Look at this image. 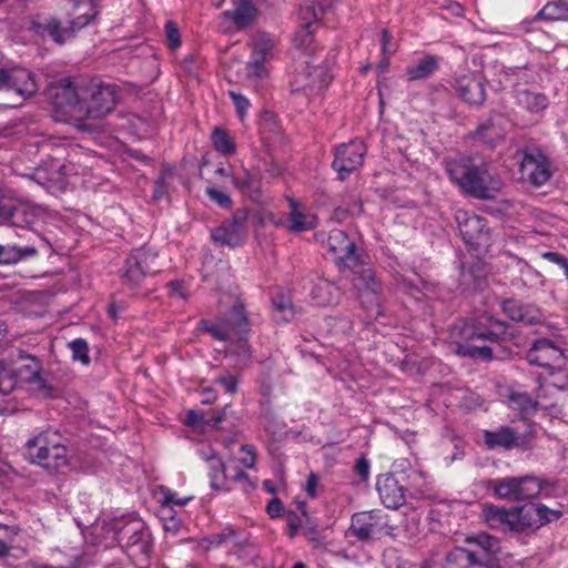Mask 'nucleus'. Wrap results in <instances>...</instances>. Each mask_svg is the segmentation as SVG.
<instances>
[{
    "mask_svg": "<svg viewBox=\"0 0 568 568\" xmlns=\"http://www.w3.org/2000/svg\"><path fill=\"white\" fill-rule=\"evenodd\" d=\"M51 99L55 121L93 132L99 128V121L114 110L118 94L111 84L78 87L63 80L52 88Z\"/></svg>",
    "mask_w": 568,
    "mask_h": 568,
    "instance_id": "f257e3e1",
    "label": "nucleus"
},
{
    "mask_svg": "<svg viewBox=\"0 0 568 568\" xmlns=\"http://www.w3.org/2000/svg\"><path fill=\"white\" fill-rule=\"evenodd\" d=\"M200 327L215 339L229 343L226 354L237 356L241 364L250 359V348L244 338L248 332V323L244 306L240 302H235L230 313L216 322L202 320Z\"/></svg>",
    "mask_w": 568,
    "mask_h": 568,
    "instance_id": "f03ea898",
    "label": "nucleus"
},
{
    "mask_svg": "<svg viewBox=\"0 0 568 568\" xmlns=\"http://www.w3.org/2000/svg\"><path fill=\"white\" fill-rule=\"evenodd\" d=\"M446 172L455 184L477 199H493L501 189L498 178L490 175L485 166L475 165L467 158L448 161Z\"/></svg>",
    "mask_w": 568,
    "mask_h": 568,
    "instance_id": "7ed1b4c3",
    "label": "nucleus"
},
{
    "mask_svg": "<svg viewBox=\"0 0 568 568\" xmlns=\"http://www.w3.org/2000/svg\"><path fill=\"white\" fill-rule=\"evenodd\" d=\"M506 332L504 322L491 316H480L475 324H465L460 328L462 341L457 342V354L473 359L490 361L493 348L486 342H493Z\"/></svg>",
    "mask_w": 568,
    "mask_h": 568,
    "instance_id": "20e7f679",
    "label": "nucleus"
},
{
    "mask_svg": "<svg viewBox=\"0 0 568 568\" xmlns=\"http://www.w3.org/2000/svg\"><path fill=\"white\" fill-rule=\"evenodd\" d=\"M327 245L339 267L353 270V286L358 292H376V280L373 270L361 262L356 246L342 230H332Z\"/></svg>",
    "mask_w": 568,
    "mask_h": 568,
    "instance_id": "39448f33",
    "label": "nucleus"
},
{
    "mask_svg": "<svg viewBox=\"0 0 568 568\" xmlns=\"http://www.w3.org/2000/svg\"><path fill=\"white\" fill-rule=\"evenodd\" d=\"M23 455L29 463L54 473L64 469L69 464L67 447L61 443L60 436L50 430L31 436L24 444Z\"/></svg>",
    "mask_w": 568,
    "mask_h": 568,
    "instance_id": "423d86ee",
    "label": "nucleus"
},
{
    "mask_svg": "<svg viewBox=\"0 0 568 568\" xmlns=\"http://www.w3.org/2000/svg\"><path fill=\"white\" fill-rule=\"evenodd\" d=\"M465 544V547H456L447 555L444 568L486 567L499 550L498 539L487 534L467 537Z\"/></svg>",
    "mask_w": 568,
    "mask_h": 568,
    "instance_id": "0eeeda50",
    "label": "nucleus"
},
{
    "mask_svg": "<svg viewBox=\"0 0 568 568\" xmlns=\"http://www.w3.org/2000/svg\"><path fill=\"white\" fill-rule=\"evenodd\" d=\"M77 11L78 13L69 27H62L55 18H38L32 20V29L39 36L48 37L54 42L62 44L71 39L77 31L88 26L98 13L93 0H80L77 3Z\"/></svg>",
    "mask_w": 568,
    "mask_h": 568,
    "instance_id": "6e6552de",
    "label": "nucleus"
},
{
    "mask_svg": "<svg viewBox=\"0 0 568 568\" xmlns=\"http://www.w3.org/2000/svg\"><path fill=\"white\" fill-rule=\"evenodd\" d=\"M538 400L531 399L527 393L513 392L508 397L509 407L514 410H518L523 417H527L537 410H544L554 418H560L562 416L561 408L555 404H548L545 400L562 392L564 387L546 378L542 381L538 378Z\"/></svg>",
    "mask_w": 568,
    "mask_h": 568,
    "instance_id": "1a4fd4ad",
    "label": "nucleus"
},
{
    "mask_svg": "<svg viewBox=\"0 0 568 568\" xmlns=\"http://www.w3.org/2000/svg\"><path fill=\"white\" fill-rule=\"evenodd\" d=\"M277 54V40L268 33H257L251 41V55L246 63L250 79H264L270 73L271 62Z\"/></svg>",
    "mask_w": 568,
    "mask_h": 568,
    "instance_id": "9d476101",
    "label": "nucleus"
},
{
    "mask_svg": "<svg viewBox=\"0 0 568 568\" xmlns=\"http://www.w3.org/2000/svg\"><path fill=\"white\" fill-rule=\"evenodd\" d=\"M333 79V74L328 64H310L301 65V70L296 71L291 81V90L295 93H303L307 97L317 95L325 90Z\"/></svg>",
    "mask_w": 568,
    "mask_h": 568,
    "instance_id": "9b49d317",
    "label": "nucleus"
},
{
    "mask_svg": "<svg viewBox=\"0 0 568 568\" xmlns=\"http://www.w3.org/2000/svg\"><path fill=\"white\" fill-rule=\"evenodd\" d=\"M150 493L152 499L158 505L155 515L162 523L163 529L168 532L176 534L182 526V521L174 507H184L191 500V497L178 498L176 493L171 491L164 486L152 487Z\"/></svg>",
    "mask_w": 568,
    "mask_h": 568,
    "instance_id": "f8f14e48",
    "label": "nucleus"
},
{
    "mask_svg": "<svg viewBox=\"0 0 568 568\" xmlns=\"http://www.w3.org/2000/svg\"><path fill=\"white\" fill-rule=\"evenodd\" d=\"M495 494L503 499L519 501L538 496L541 480L534 476L507 477L491 481Z\"/></svg>",
    "mask_w": 568,
    "mask_h": 568,
    "instance_id": "ddd939ff",
    "label": "nucleus"
},
{
    "mask_svg": "<svg viewBox=\"0 0 568 568\" xmlns=\"http://www.w3.org/2000/svg\"><path fill=\"white\" fill-rule=\"evenodd\" d=\"M520 173L525 181L535 186L545 185L554 173L552 163L539 149H530L524 153L520 162Z\"/></svg>",
    "mask_w": 568,
    "mask_h": 568,
    "instance_id": "4468645a",
    "label": "nucleus"
},
{
    "mask_svg": "<svg viewBox=\"0 0 568 568\" xmlns=\"http://www.w3.org/2000/svg\"><path fill=\"white\" fill-rule=\"evenodd\" d=\"M455 219L467 245L475 250L489 246L490 235L485 219L464 210H458Z\"/></svg>",
    "mask_w": 568,
    "mask_h": 568,
    "instance_id": "2eb2a0df",
    "label": "nucleus"
},
{
    "mask_svg": "<svg viewBox=\"0 0 568 568\" xmlns=\"http://www.w3.org/2000/svg\"><path fill=\"white\" fill-rule=\"evenodd\" d=\"M527 361L531 365H537L550 371L564 367L566 357L564 349L554 341L541 338L534 343L527 353Z\"/></svg>",
    "mask_w": 568,
    "mask_h": 568,
    "instance_id": "dca6fc26",
    "label": "nucleus"
},
{
    "mask_svg": "<svg viewBox=\"0 0 568 568\" xmlns=\"http://www.w3.org/2000/svg\"><path fill=\"white\" fill-rule=\"evenodd\" d=\"M39 89L36 75L24 68L0 69V90L31 97Z\"/></svg>",
    "mask_w": 568,
    "mask_h": 568,
    "instance_id": "f3484780",
    "label": "nucleus"
},
{
    "mask_svg": "<svg viewBox=\"0 0 568 568\" xmlns=\"http://www.w3.org/2000/svg\"><path fill=\"white\" fill-rule=\"evenodd\" d=\"M366 146L362 140L355 139L337 146L333 168L345 179L351 172L357 170L364 161Z\"/></svg>",
    "mask_w": 568,
    "mask_h": 568,
    "instance_id": "a211bd4d",
    "label": "nucleus"
},
{
    "mask_svg": "<svg viewBox=\"0 0 568 568\" xmlns=\"http://www.w3.org/2000/svg\"><path fill=\"white\" fill-rule=\"evenodd\" d=\"M11 377L16 382V387L28 386L32 390L44 387V381L41 376V364L32 356L21 357L11 367Z\"/></svg>",
    "mask_w": 568,
    "mask_h": 568,
    "instance_id": "6ab92c4d",
    "label": "nucleus"
},
{
    "mask_svg": "<svg viewBox=\"0 0 568 568\" xmlns=\"http://www.w3.org/2000/svg\"><path fill=\"white\" fill-rule=\"evenodd\" d=\"M245 215L236 213L232 220L223 222L211 231V237L215 243L230 247L239 246L246 236Z\"/></svg>",
    "mask_w": 568,
    "mask_h": 568,
    "instance_id": "aec40b11",
    "label": "nucleus"
},
{
    "mask_svg": "<svg viewBox=\"0 0 568 568\" xmlns=\"http://www.w3.org/2000/svg\"><path fill=\"white\" fill-rule=\"evenodd\" d=\"M455 90L470 105H480L486 100L484 77L478 72L458 75L455 81Z\"/></svg>",
    "mask_w": 568,
    "mask_h": 568,
    "instance_id": "412c9836",
    "label": "nucleus"
},
{
    "mask_svg": "<svg viewBox=\"0 0 568 568\" xmlns=\"http://www.w3.org/2000/svg\"><path fill=\"white\" fill-rule=\"evenodd\" d=\"M352 532L361 540L375 538L385 532L383 517L375 511H363L353 515Z\"/></svg>",
    "mask_w": 568,
    "mask_h": 568,
    "instance_id": "4be33fe9",
    "label": "nucleus"
},
{
    "mask_svg": "<svg viewBox=\"0 0 568 568\" xmlns=\"http://www.w3.org/2000/svg\"><path fill=\"white\" fill-rule=\"evenodd\" d=\"M484 442L490 448L510 449L521 447L528 443L526 434H520L510 427H500L497 430H485Z\"/></svg>",
    "mask_w": 568,
    "mask_h": 568,
    "instance_id": "5701e85b",
    "label": "nucleus"
},
{
    "mask_svg": "<svg viewBox=\"0 0 568 568\" xmlns=\"http://www.w3.org/2000/svg\"><path fill=\"white\" fill-rule=\"evenodd\" d=\"M318 10H321V8L318 7L317 9L314 4L308 6L307 8L301 6L300 13L303 23L297 29L293 38V43L296 49H300L305 52L311 50L314 33L313 26L317 20Z\"/></svg>",
    "mask_w": 568,
    "mask_h": 568,
    "instance_id": "b1692460",
    "label": "nucleus"
},
{
    "mask_svg": "<svg viewBox=\"0 0 568 568\" xmlns=\"http://www.w3.org/2000/svg\"><path fill=\"white\" fill-rule=\"evenodd\" d=\"M376 489L385 507L396 509L404 504V489L393 475H381L377 478Z\"/></svg>",
    "mask_w": 568,
    "mask_h": 568,
    "instance_id": "393cba45",
    "label": "nucleus"
},
{
    "mask_svg": "<svg viewBox=\"0 0 568 568\" xmlns=\"http://www.w3.org/2000/svg\"><path fill=\"white\" fill-rule=\"evenodd\" d=\"M480 517L493 529L514 531V508L483 504Z\"/></svg>",
    "mask_w": 568,
    "mask_h": 568,
    "instance_id": "a878e982",
    "label": "nucleus"
},
{
    "mask_svg": "<svg viewBox=\"0 0 568 568\" xmlns=\"http://www.w3.org/2000/svg\"><path fill=\"white\" fill-rule=\"evenodd\" d=\"M310 296L316 306H328L338 302L339 288L326 278L317 277L310 282Z\"/></svg>",
    "mask_w": 568,
    "mask_h": 568,
    "instance_id": "bb28decb",
    "label": "nucleus"
},
{
    "mask_svg": "<svg viewBox=\"0 0 568 568\" xmlns=\"http://www.w3.org/2000/svg\"><path fill=\"white\" fill-rule=\"evenodd\" d=\"M234 10H226L221 13L225 20H232L237 29H242L251 24L256 17V8L251 0H236Z\"/></svg>",
    "mask_w": 568,
    "mask_h": 568,
    "instance_id": "cd10ccee",
    "label": "nucleus"
},
{
    "mask_svg": "<svg viewBox=\"0 0 568 568\" xmlns=\"http://www.w3.org/2000/svg\"><path fill=\"white\" fill-rule=\"evenodd\" d=\"M505 314L515 322L534 324L540 320L539 311L531 305H523L517 301L509 300L503 303Z\"/></svg>",
    "mask_w": 568,
    "mask_h": 568,
    "instance_id": "c85d7f7f",
    "label": "nucleus"
},
{
    "mask_svg": "<svg viewBox=\"0 0 568 568\" xmlns=\"http://www.w3.org/2000/svg\"><path fill=\"white\" fill-rule=\"evenodd\" d=\"M291 211L288 215L290 229L296 232H303L314 229L317 225V216L302 207L295 201L290 202Z\"/></svg>",
    "mask_w": 568,
    "mask_h": 568,
    "instance_id": "c756f323",
    "label": "nucleus"
},
{
    "mask_svg": "<svg viewBox=\"0 0 568 568\" xmlns=\"http://www.w3.org/2000/svg\"><path fill=\"white\" fill-rule=\"evenodd\" d=\"M514 531H524L526 529L540 528L538 520L537 503H530L525 506L514 508Z\"/></svg>",
    "mask_w": 568,
    "mask_h": 568,
    "instance_id": "7c9ffc66",
    "label": "nucleus"
},
{
    "mask_svg": "<svg viewBox=\"0 0 568 568\" xmlns=\"http://www.w3.org/2000/svg\"><path fill=\"white\" fill-rule=\"evenodd\" d=\"M138 521L139 515L138 513H133L121 517L103 518L101 524L98 523L95 525L94 529L98 530L101 527L108 535H111V541L105 544L109 546L119 539V536L125 530L128 524Z\"/></svg>",
    "mask_w": 568,
    "mask_h": 568,
    "instance_id": "2f4dec72",
    "label": "nucleus"
},
{
    "mask_svg": "<svg viewBox=\"0 0 568 568\" xmlns=\"http://www.w3.org/2000/svg\"><path fill=\"white\" fill-rule=\"evenodd\" d=\"M515 98L517 105L535 114L542 112L548 105V100L544 94L528 89H518Z\"/></svg>",
    "mask_w": 568,
    "mask_h": 568,
    "instance_id": "473e14b6",
    "label": "nucleus"
},
{
    "mask_svg": "<svg viewBox=\"0 0 568 568\" xmlns=\"http://www.w3.org/2000/svg\"><path fill=\"white\" fill-rule=\"evenodd\" d=\"M439 58L435 55H425L414 64L407 67L406 77L408 81L426 79L438 69Z\"/></svg>",
    "mask_w": 568,
    "mask_h": 568,
    "instance_id": "72a5a7b5",
    "label": "nucleus"
},
{
    "mask_svg": "<svg viewBox=\"0 0 568 568\" xmlns=\"http://www.w3.org/2000/svg\"><path fill=\"white\" fill-rule=\"evenodd\" d=\"M232 183L242 193L250 195L258 194L260 191V178L256 172L242 169L240 172L232 174Z\"/></svg>",
    "mask_w": 568,
    "mask_h": 568,
    "instance_id": "f704fd0d",
    "label": "nucleus"
},
{
    "mask_svg": "<svg viewBox=\"0 0 568 568\" xmlns=\"http://www.w3.org/2000/svg\"><path fill=\"white\" fill-rule=\"evenodd\" d=\"M201 457L206 460L210 465V478H211V487L215 490H225V469L221 459L214 454H206L201 452Z\"/></svg>",
    "mask_w": 568,
    "mask_h": 568,
    "instance_id": "c9c22d12",
    "label": "nucleus"
},
{
    "mask_svg": "<svg viewBox=\"0 0 568 568\" xmlns=\"http://www.w3.org/2000/svg\"><path fill=\"white\" fill-rule=\"evenodd\" d=\"M41 215V207L30 204H21L12 212V223L20 227H30Z\"/></svg>",
    "mask_w": 568,
    "mask_h": 568,
    "instance_id": "e433bc0d",
    "label": "nucleus"
},
{
    "mask_svg": "<svg viewBox=\"0 0 568 568\" xmlns=\"http://www.w3.org/2000/svg\"><path fill=\"white\" fill-rule=\"evenodd\" d=\"M37 248L34 246L20 247L17 245H0V264L17 263L22 258L34 256Z\"/></svg>",
    "mask_w": 568,
    "mask_h": 568,
    "instance_id": "4c0bfd02",
    "label": "nucleus"
},
{
    "mask_svg": "<svg viewBox=\"0 0 568 568\" xmlns=\"http://www.w3.org/2000/svg\"><path fill=\"white\" fill-rule=\"evenodd\" d=\"M211 139L215 150L221 154L231 155L235 153L236 144L226 130L214 128Z\"/></svg>",
    "mask_w": 568,
    "mask_h": 568,
    "instance_id": "58836bf2",
    "label": "nucleus"
},
{
    "mask_svg": "<svg viewBox=\"0 0 568 568\" xmlns=\"http://www.w3.org/2000/svg\"><path fill=\"white\" fill-rule=\"evenodd\" d=\"M476 135L481 141L494 144L504 138L505 131L493 120H489L478 126Z\"/></svg>",
    "mask_w": 568,
    "mask_h": 568,
    "instance_id": "ea45409f",
    "label": "nucleus"
},
{
    "mask_svg": "<svg viewBox=\"0 0 568 568\" xmlns=\"http://www.w3.org/2000/svg\"><path fill=\"white\" fill-rule=\"evenodd\" d=\"M568 17V8L564 6L562 1L547 3L537 14V18L546 20H562Z\"/></svg>",
    "mask_w": 568,
    "mask_h": 568,
    "instance_id": "a19ab883",
    "label": "nucleus"
},
{
    "mask_svg": "<svg viewBox=\"0 0 568 568\" xmlns=\"http://www.w3.org/2000/svg\"><path fill=\"white\" fill-rule=\"evenodd\" d=\"M18 537V529L0 524V556L9 554L10 549L14 547Z\"/></svg>",
    "mask_w": 568,
    "mask_h": 568,
    "instance_id": "79ce46f5",
    "label": "nucleus"
},
{
    "mask_svg": "<svg viewBox=\"0 0 568 568\" xmlns=\"http://www.w3.org/2000/svg\"><path fill=\"white\" fill-rule=\"evenodd\" d=\"M69 347L72 351V358L88 365L90 363L89 345L85 339L77 338L69 343Z\"/></svg>",
    "mask_w": 568,
    "mask_h": 568,
    "instance_id": "37998d69",
    "label": "nucleus"
},
{
    "mask_svg": "<svg viewBox=\"0 0 568 568\" xmlns=\"http://www.w3.org/2000/svg\"><path fill=\"white\" fill-rule=\"evenodd\" d=\"M257 460V450L254 445L243 444L239 450V462L247 469H253Z\"/></svg>",
    "mask_w": 568,
    "mask_h": 568,
    "instance_id": "c03bdc74",
    "label": "nucleus"
},
{
    "mask_svg": "<svg viewBox=\"0 0 568 568\" xmlns=\"http://www.w3.org/2000/svg\"><path fill=\"white\" fill-rule=\"evenodd\" d=\"M164 34L168 47L171 51H176L181 47V32L173 21H166L164 26Z\"/></svg>",
    "mask_w": 568,
    "mask_h": 568,
    "instance_id": "a18cd8bd",
    "label": "nucleus"
},
{
    "mask_svg": "<svg viewBox=\"0 0 568 568\" xmlns=\"http://www.w3.org/2000/svg\"><path fill=\"white\" fill-rule=\"evenodd\" d=\"M272 303L276 311L283 313L282 318L284 321H288L291 317H293L294 312L291 298L288 296H285L284 294H278L272 297Z\"/></svg>",
    "mask_w": 568,
    "mask_h": 568,
    "instance_id": "49530a36",
    "label": "nucleus"
},
{
    "mask_svg": "<svg viewBox=\"0 0 568 568\" xmlns=\"http://www.w3.org/2000/svg\"><path fill=\"white\" fill-rule=\"evenodd\" d=\"M538 520H540V527L552 521H557L562 516L561 509H551L542 504L537 503Z\"/></svg>",
    "mask_w": 568,
    "mask_h": 568,
    "instance_id": "de8ad7c7",
    "label": "nucleus"
},
{
    "mask_svg": "<svg viewBox=\"0 0 568 568\" xmlns=\"http://www.w3.org/2000/svg\"><path fill=\"white\" fill-rule=\"evenodd\" d=\"M11 377V367L0 362V393L8 394L16 388V382Z\"/></svg>",
    "mask_w": 568,
    "mask_h": 568,
    "instance_id": "09e8293b",
    "label": "nucleus"
},
{
    "mask_svg": "<svg viewBox=\"0 0 568 568\" xmlns=\"http://www.w3.org/2000/svg\"><path fill=\"white\" fill-rule=\"evenodd\" d=\"M326 324L329 327L332 334H348L352 329V322L347 317H328Z\"/></svg>",
    "mask_w": 568,
    "mask_h": 568,
    "instance_id": "8fccbe9b",
    "label": "nucleus"
},
{
    "mask_svg": "<svg viewBox=\"0 0 568 568\" xmlns=\"http://www.w3.org/2000/svg\"><path fill=\"white\" fill-rule=\"evenodd\" d=\"M306 518L307 515L304 510L302 511V515L292 511L287 514V534L291 539L296 537L300 529L303 527L304 519Z\"/></svg>",
    "mask_w": 568,
    "mask_h": 568,
    "instance_id": "3c124183",
    "label": "nucleus"
},
{
    "mask_svg": "<svg viewBox=\"0 0 568 568\" xmlns=\"http://www.w3.org/2000/svg\"><path fill=\"white\" fill-rule=\"evenodd\" d=\"M33 568H79V558L77 556H68L62 561L54 559L50 564H36Z\"/></svg>",
    "mask_w": 568,
    "mask_h": 568,
    "instance_id": "603ef678",
    "label": "nucleus"
},
{
    "mask_svg": "<svg viewBox=\"0 0 568 568\" xmlns=\"http://www.w3.org/2000/svg\"><path fill=\"white\" fill-rule=\"evenodd\" d=\"M206 194L213 202H215L221 207L230 209L232 205L231 197L222 190L215 187H207Z\"/></svg>",
    "mask_w": 568,
    "mask_h": 568,
    "instance_id": "864d4df0",
    "label": "nucleus"
},
{
    "mask_svg": "<svg viewBox=\"0 0 568 568\" xmlns=\"http://www.w3.org/2000/svg\"><path fill=\"white\" fill-rule=\"evenodd\" d=\"M151 54L146 57L144 63H146L149 67L148 78L150 79V81H154L159 78L161 70L158 53L153 49H151Z\"/></svg>",
    "mask_w": 568,
    "mask_h": 568,
    "instance_id": "5fc2aeb1",
    "label": "nucleus"
},
{
    "mask_svg": "<svg viewBox=\"0 0 568 568\" xmlns=\"http://www.w3.org/2000/svg\"><path fill=\"white\" fill-rule=\"evenodd\" d=\"M215 383L223 386L226 393L233 395L237 390L239 379L233 374H224L217 377Z\"/></svg>",
    "mask_w": 568,
    "mask_h": 568,
    "instance_id": "6e6d98bb",
    "label": "nucleus"
},
{
    "mask_svg": "<svg viewBox=\"0 0 568 568\" xmlns=\"http://www.w3.org/2000/svg\"><path fill=\"white\" fill-rule=\"evenodd\" d=\"M142 275L140 264L136 260L129 258L126 261V270L124 276L132 283H138Z\"/></svg>",
    "mask_w": 568,
    "mask_h": 568,
    "instance_id": "4d7b16f0",
    "label": "nucleus"
},
{
    "mask_svg": "<svg viewBox=\"0 0 568 568\" xmlns=\"http://www.w3.org/2000/svg\"><path fill=\"white\" fill-rule=\"evenodd\" d=\"M230 97H231L240 116L243 119V116L245 115V113L250 106V101L241 93H236L233 91L230 92Z\"/></svg>",
    "mask_w": 568,
    "mask_h": 568,
    "instance_id": "13d9d810",
    "label": "nucleus"
},
{
    "mask_svg": "<svg viewBox=\"0 0 568 568\" xmlns=\"http://www.w3.org/2000/svg\"><path fill=\"white\" fill-rule=\"evenodd\" d=\"M318 483H320V478L316 474L311 473L307 476L306 483L304 485V490L308 497L315 498L317 496Z\"/></svg>",
    "mask_w": 568,
    "mask_h": 568,
    "instance_id": "bf43d9fd",
    "label": "nucleus"
},
{
    "mask_svg": "<svg viewBox=\"0 0 568 568\" xmlns=\"http://www.w3.org/2000/svg\"><path fill=\"white\" fill-rule=\"evenodd\" d=\"M542 257L550 263L559 265L565 271H568V260L564 255L549 251V252L542 253Z\"/></svg>",
    "mask_w": 568,
    "mask_h": 568,
    "instance_id": "052dcab7",
    "label": "nucleus"
},
{
    "mask_svg": "<svg viewBox=\"0 0 568 568\" xmlns=\"http://www.w3.org/2000/svg\"><path fill=\"white\" fill-rule=\"evenodd\" d=\"M267 514L272 518L280 517L284 511V505L278 498H273L266 507Z\"/></svg>",
    "mask_w": 568,
    "mask_h": 568,
    "instance_id": "680f3d73",
    "label": "nucleus"
},
{
    "mask_svg": "<svg viewBox=\"0 0 568 568\" xmlns=\"http://www.w3.org/2000/svg\"><path fill=\"white\" fill-rule=\"evenodd\" d=\"M397 560L396 551L390 549L384 552V564L386 568H408L407 562H392V560Z\"/></svg>",
    "mask_w": 568,
    "mask_h": 568,
    "instance_id": "e2e57ef3",
    "label": "nucleus"
},
{
    "mask_svg": "<svg viewBox=\"0 0 568 568\" xmlns=\"http://www.w3.org/2000/svg\"><path fill=\"white\" fill-rule=\"evenodd\" d=\"M369 468H371V465H369V462L367 458L365 457H361L356 464H355V470L356 473L363 478V479H367L368 476H369Z\"/></svg>",
    "mask_w": 568,
    "mask_h": 568,
    "instance_id": "0e129e2a",
    "label": "nucleus"
},
{
    "mask_svg": "<svg viewBox=\"0 0 568 568\" xmlns=\"http://www.w3.org/2000/svg\"><path fill=\"white\" fill-rule=\"evenodd\" d=\"M390 41H392V34L386 29H384L382 31L381 42H382V52H383V55L386 61L388 60V55L392 54V52H393V50L389 49Z\"/></svg>",
    "mask_w": 568,
    "mask_h": 568,
    "instance_id": "69168bd1",
    "label": "nucleus"
},
{
    "mask_svg": "<svg viewBox=\"0 0 568 568\" xmlns=\"http://www.w3.org/2000/svg\"><path fill=\"white\" fill-rule=\"evenodd\" d=\"M170 290L173 296H176L179 298H186V288L181 281H173L170 283Z\"/></svg>",
    "mask_w": 568,
    "mask_h": 568,
    "instance_id": "338daca9",
    "label": "nucleus"
},
{
    "mask_svg": "<svg viewBox=\"0 0 568 568\" xmlns=\"http://www.w3.org/2000/svg\"><path fill=\"white\" fill-rule=\"evenodd\" d=\"M445 11H447L453 17H462L464 13V8L460 3L455 1H448L443 7Z\"/></svg>",
    "mask_w": 568,
    "mask_h": 568,
    "instance_id": "774afa93",
    "label": "nucleus"
}]
</instances>
